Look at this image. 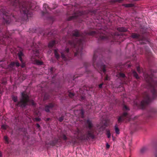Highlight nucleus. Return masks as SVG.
<instances>
[{"mask_svg": "<svg viewBox=\"0 0 157 157\" xmlns=\"http://www.w3.org/2000/svg\"><path fill=\"white\" fill-rule=\"evenodd\" d=\"M81 34L77 30H75L70 34L71 40H67V46L73 48L75 56L81 55L82 54V45L85 41V37Z\"/></svg>", "mask_w": 157, "mask_h": 157, "instance_id": "1", "label": "nucleus"}, {"mask_svg": "<svg viewBox=\"0 0 157 157\" xmlns=\"http://www.w3.org/2000/svg\"><path fill=\"white\" fill-rule=\"evenodd\" d=\"M11 4L14 8V10H20L24 17L25 20H26L28 17L31 16L30 10L33 9V6L31 4L27 6L26 3L22 2L21 0H9Z\"/></svg>", "mask_w": 157, "mask_h": 157, "instance_id": "2", "label": "nucleus"}, {"mask_svg": "<svg viewBox=\"0 0 157 157\" xmlns=\"http://www.w3.org/2000/svg\"><path fill=\"white\" fill-rule=\"evenodd\" d=\"M21 98L19 101L18 102L17 105L24 107L27 105H35V103L33 100L30 99L29 95L25 92L21 93Z\"/></svg>", "mask_w": 157, "mask_h": 157, "instance_id": "3", "label": "nucleus"}, {"mask_svg": "<svg viewBox=\"0 0 157 157\" xmlns=\"http://www.w3.org/2000/svg\"><path fill=\"white\" fill-rule=\"evenodd\" d=\"M147 86V88L151 90L153 98H155L157 96V90L156 88L157 86V80H154L153 78L149 77L146 78Z\"/></svg>", "mask_w": 157, "mask_h": 157, "instance_id": "4", "label": "nucleus"}, {"mask_svg": "<svg viewBox=\"0 0 157 157\" xmlns=\"http://www.w3.org/2000/svg\"><path fill=\"white\" fill-rule=\"evenodd\" d=\"M10 13L6 12L3 9L0 10V20L2 21L4 24H9L10 22L11 16Z\"/></svg>", "mask_w": 157, "mask_h": 157, "instance_id": "5", "label": "nucleus"}, {"mask_svg": "<svg viewBox=\"0 0 157 157\" xmlns=\"http://www.w3.org/2000/svg\"><path fill=\"white\" fill-rule=\"evenodd\" d=\"M86 124L88 125L89 130L88 131L87 134L86 135H84L82 137V138L84 140H87L88 138L90 137L93 139L94 137V136L93 134V131L92 129L93 127V124L91 121L89 119L87 120L86 121Z\"/></svg>", "mask_w": 157, "mask_h": 157, "instance_id": "6", "label": "nucleus"}, {"mask_svg": "<svg viewBox=\"0 0 157 157\" xmlns=\"http://www.w3.org/2000/svg\"><path fill=\"white\" fill-rule=\"evenodd\" d=\"M151 99L149 95L145 93L144 96V99L140 103L142 109H144L145 106L147 105L151 101Z\"/></svg>", "mask_w": 157, "mask_h": 157, "instance_id": "7", "label": "nucleus"}, {"mask_svg": "<svg viewBox=\"0 0 157 157\" xmlns=\"http://www.w3.org/2000/svg\"><path fill=\"white\" fill-rule=\"evenodd\" d=\"M125 119L128 120V121L129 120V117L128 115L126 112L124 113L122 115L118 118V122H120L122 121H124Z\"/></svg>", "mask_w": 157, "mask_h": 157, "instance_id": "8", "label": "nucleus"}, {"mask_svg": "<svg viewBox=\"0 0 157 157\" xmlns=\"http://www.w3.org/2000/svg\"><path fill=\"white\" fill-rule=\"evenodd\" d=\"M96 67L100 69V70L101 71H102L104 73L106 72L105 66L104 64H102L101 63H97L96 64Z\"/></svg>", "mask_w": 157, "mask_h": 157, "instance_id": "9", "label": "nucleus"}, {"mask_svg": "<svg viewBox=\"0 0 157 157\" xmlns=\"http://www.w3.org/2000/svg\"><path fill=\"white\" fill-rule=\"evenodd\" d=\"M39 47L37 45H34L33 43V46L32 47V49L33 50V53H34L35 51V53L34 54V56L37 57L39 56V50L37 49V48Z\"/></svg>", "mask_w": 157, "mask_h": 157, "instance_id": "10", "label": "nucleus"}, {"mask_svg": "<svg viewBox=\"0 0 157 157\" xmlns=\"http://www.w3.org/2000/svg\"><path fill=\"white\" fill-rule=\"evenodd\" d=\"M31 60L33 63L37 65H41L43 63V62H42L38 60L36 58L34 57V56L32 57Z\"/></svg>", "mask_w": 157, "mask_h": 157, "instance_id": "11", "label": "nucleus"}, {"mask_svg": "<svg viewBox=\"0 0 157 157\" xmlns=\"http://www.w3.org/2000/svg\"><path fill=\"white\" fill-rule=\"evenodd\" d=\"M18 55L19 59L22 63L21 66V67L23 68L25 66V64L23 63L21 57L23 56V54L22 52H20L18 53Z\"/></svg>", "mask_w": 157, "mask_h": 157, "instance_id": "12", "label": "nucleus"}, {"mask_svg": "<svg viewBox=\"0 0 157 157\" xmlns=\"http://www.w3.org/2000/svg\"><path fill=\"white\" fill-rule=\"evenodd\" d=\"M54 106V105L52 103H50L45 107V110L47 112H49L50 110L52 109Z\"/></svg>", "mask_w": 157, "mask_h": 157, "instance_id": "13", "label": "nucleus"}, {"mask_svg": "<svg viewBox=\"0 0 157 157\" xmlns=\"http://www.w3.org/2000/svg\"><path fill=\"white\" fill-rule=\"evenodd\" d=\"M69 52V49L68 48H67L66 50L63 52H60V53L61 54V57L65 61H66L67 60V58L65 56L64 53H68Z\"/></svg>", "mask_w": 157, "mask_h": 157, "instance_id": "14", "label": "nucleus"}, {"mask_svg": "<svg viewBox=\"0 0 157 157\" xmlns=\"http://www.w3.org/2000/svg\"><path fill=\"white\" fill-rule=\"evenodd\" d=\"M44 12L46 13H49V10H51L50 8L48 7L47 4H44L43 6Z\"/></svg>", "mask_w": 157, "mask_h": 157, "instance_id": "15", "label": "nucleus"}, {"mask_svg": "<svg viewBox=\"0 0 157 157\" xmlns=\"http://www.w3.org/2000/svg\"><path fill=\"white\" fill-rule=\"evenodd\" d=\"M17 67H19L20 66V64L18 62H12L9 65L8 67H12L15 65Z\"/></svg>", "mask_w": 157, "mask_h": 157, "instance_id": "16", "label": "nucleus"}, {"mask_svg": "<svg viewBox=\"0 0 157 157\" xmlns=\"http://www.w3.org/2000/svg\"><path fill=\"white\" fill-rule=\"evenodd\" d=\"M78 16V15H77V14H73L72 16L69 17L68 19V20L69 21H70L75 19H76L77 18Z\"/></svg>", "mask_w": 157, "mask_h": 157, "instance_id": "17", "label": "nucleus"}, {"mask_svg": "<svg viewBox=\"0 0 157 157\" xmlns=\"http://www.w3.org/2000/svg\"><path fill=\"white\" fill-rule=\"evenodd\" d=\"M117 30L121 32H125L127 31V29L124 27H119L117 28Z\"/></svg>", "mask_w": 157, "mask_h": 157, "instance_id": "18", "label": "nucleus"}, {"mask_svg": "<svg viewBox=\"0 0 157 157\" xmlns=\"http://www.w3.org/2000/svg\"><path fill=\"white\" fill-rule=\"evenodd\" d=\"M56 41L53 40L50 41L48 44V47H52L55 44Z\"/></svg>", "mask_w": 157, "mask_h": 157, "instance_id": "19", "label": "nucleus"}, {"mask_svg": "<svg viewBox=\"0 0 157 157\" xmlns=\"http://www.w3.org/2000/svg\"><path fill=\"white\" fill-rule=\"evenodd\" d=\"M58 49H55L54 50L55 55V57L57 59H58L59 57V56L58 54Z\"/></svg>", "mask_w": 157, "mask_h": 157, "instance_id": "20", "label": "nucleus"}, {"mask_svg": "<svg viewBox=\"0 0 157 157\" xmlns=\"http://www.w3.org/2000/svg\"><path fill=\"white\" fill-rule=\"evenodd\" d=\"M115 130L117 134H119L120 133L119 130L117 125H116L115 126Z\"/></svg>", "mask_w": 157, "mask_h": 157, "instance_id": "21", "label": "nucleus"}, {"mask_svg": "<svg viewBox=\"0 0 157 157\" xmlns=\"http://www.w3.org/2000/svg\"><path fill=\"white\" fill-rule=\"evenodd\" d=\"M96 58H97V56L96 55V54L95 53L93 56V65L95 67V60L96 59Z\"/></svg>", "mask_w": 157, "mask_h": 157, "instance_id": "22", "label": "nucleus"}, {"mask_svg": "<svg viewBox=\"0 0 157 157\" xmlns=\"http://www.w3.org/2000/svg\"><path fill=\"white\" fill-rule=\"evenodd\" d=\"M100 38L102 40H108L109 39V37L105 35L101 36Z\"/></svg>", "mask_w": 157, "mask_h": 157, "instance_id": "23", "label": "nucleus"}, {"mask_svg": "<svg viewBox=\"0 0 157 157\" xmlns=\"http://www.w3.org/2000/svg\"><path fill=\"white\" fill-rule=\"evenodd\" d=\"M139 35L136 33H133L132 35V37L133 38H138Z\"/></svg>", "mask_w": 157, "mask_h": 157, "instance_id": "24", "label": "nucleus"}, {"mask_svg": "<svg viewBox=\"0 0 157 157\" xmlns=\"http://www.w3.org/2000/svg\"><path fill=\"white\" fill-rule=\"evenodd\" d=\"M132 73L134 76L137 79L139 78V77L137 74L134 71H133Z\"/></svg>", "mask_w": 157, "mask_h": 157, "instance_id": "25", "label": "nucleus"}, {"mask_svg": "<svg viewBox=\"0 0 157 157\" xmlns=\"http://www.w3.org/2000/svg\"><path fill=\"white\" fill-rule=\"evenodd\" d=\"M0 36H2L4 38H6L7 37H10V36H9L8 34V33H6L5 34L3 35V34L2 35H1V34H0Z\"/></svg>", "mask_w": 157, "mask_h": 157, "instance_id": "26", "label": "nucleus"}, {"mask_svg": "<svg viewBox=\"0 0 157 157\" xmlns=\"http://www.w3.org/2000/svg\"><path fill=\"white\" fill-rule=\"evenodd\" d=\"M147 150L146 147H144L141 148L140 150V152L141 153H143L145 152Z\"/></svg>", "mask_w": 157, "mask_h": 157, "instance_id": "27", "label": "nucleus"}, {"mask_svg": "<svg viewBox=\"0 0 157 157\" xmlns=\"http://www.w3.org/2000/svg\"><path fill=\"white\" fill-rule=\"evenodd\" d=\"M105 125H102L101 126L100 128H98V127H97V128H99V130L100 131H102V130H104V129H105Z\"/></svg>", "mask_w": 157, "mask_h": 157, "instance_id": "28", "label": "nucleus"}, {"mask_svg": "<svg viewBox=\"0 0 157 157\" xmlns=\"http://www.w3.org/2000/svg\"><path fill=\"white\" fill-rule=\"evenodd\" d=\"M124 6L126 7H131L133 6V5L132 4H125Z\"/></svg>", "mask_w": 157, "mask_h": 157, "instance_id": "29", "label": "nucleus"}, {"mask_svg": "<svg viewBox=\"0 0 157 157\" xmlns=\"http://www.w3.org/2000/svg\"><path fill=\"white\" fill-rule=\"evenodd\" d=\"M12 99L14 102H16L17 101V96H13Z\"/></svg>", "mask_w": 157, "mask_h": 157, "instance_id": "30", "label": "nucleus"}, {"mask_svg": "<svg viewBox=\"0 0 157 157\" xmlns=\"http://www.w3.org/2000/svg\"><path fill=\"white\" fill-rule=\"evenodd\" d=\"M4 139L6 141V143H8V138L6 136H4Z\"/></svg>", "mask_w": 157, "mask_h": 157, "instance_id": "31", "label": "nucleus"}, {"mask_svg": "<svg viewBox=\"0 0 157 157\" xmlns=\"http://www.w3.org/2000/svg\"><path fill=\"white\" fill-rule=\"evenodd\" d=\"M7 127V126L5 125H2L1 126L2 129L5 130L6 129Z\"/></svg>", "mask_w": 157, "mask_h": 157, "instance_id": "32", "label": "nucleus"}, {"mask_svg": "<svg viewBox=\"0 0 157 157\" xmlns=\"http://www.w3.org/2000/svg\"><path fill=\"white\" fill-rule=\"evenodd\" d=\"M107 136L108 138H109L110 137L111 134L109 131H107Z\"/></svg>", "mask_w": 157, "mask_h": 157, "instance_id": "33", "label": "nucleus"}, {"mask_svg": "<svg viewBox=\"0 0 157 157\" xmlns=\"http://www.w3.org/2000/svg\"><path fill=\"white\" fill-rule=\"evenodd\" d=\"M95 34V32L94 31H92L89 33V34L90 35H94Z\"/></svg>", "mask_w": 157, "mask_h": 157, "instance_id": "34", "label": "nucleus"}, {"mask_svg": "<svg viewBox=\"0 0 157 157\" xmlns=\"http://www.w3.org/2000/svg\"><path fill=\"white\" fill-rule=\"evenodd\" d=\"M119 75L121 77L124 78L125 77V75L123 73H120L119 74Z\"/></svg>", "mask_w": 157, "mask_h": 157, "instance_id": "35", "label": "nucleus"}, {"mask_svg": "<svg viewBox=\"0 0 157 157\" xmlns=\"http://www.w3.org/2000/svg\"><path fill=\"white\" fill-rule=\"evenodd\" d=\"M81 114L82 117H83L84 116V112L83 109H81Z\"/></svg>", "mask_w": 157, "mask_h": 157, "instance_id": "36", "label": "nucleus"}, {"mask_svg": "<svg viewBox=\"0 0 157 157\" xmlns=\"http://www.w3.org/2000/svg\"><path fill=\"white\" fill-rule=\"evenodd\" d=\"M74 95V94L71 93H69V96L71 98H72Z\"/></svg>", "mask_w": 157, "mask_h": 157, "instance_id": "37", "label": "nucleus"}, {"mask_svg": "<svg viewBox=\"0 0 157 157\" xmlns=\"http://www.w3.org/2000/svg\"><path fill=\"white\" fill-rule=\"evenodd\" d=\"M54 68L53 67H51L48 69V71H49L51 73H52Z\"/></svg>", "mask_w": 157, "mask_h": 157, "instance_id": "38", "label": "nucleus"}, {"mask_svg": "<svg viewBox=\"0 0 157 157\" xmlns=\"http://www.w3.org/2000/svg\"><path fill=\"white\" fill-rule=\"evenodd\" d=\"M137 70L138 72L139 73H140L141 72L140 68L139 67H137Z\"/></svg>", "mask_w": 157, "mask_h": 157, "instance_id": "39", "label": "nucleus"}, {"mask_svg": "<svg viewBox=\"0 0 157 157\" xmlns=\"http://www.w3.org/2000/svg\"><path fill=\"white\" fill-rule=\"evenodd\" d=\"M63 117H60L59 119V121H60V122H61L63 121Z\"/></svg>", "mask_w": 157, "mask_h": 157, "instance_id": "40", "label": "nucleus"}, {"mask_svg": "<svg viewBox=\"0 0 157 157\" xmlns=\"http://www.w3.org/2000/svg\"><path fill=\"white\" fill-rule=\"evenodd\" d=\"M106 148L108 149V148H109V147H110V145H109V144L108 143H107L106 144Z\"/></svg>", "mask_w": 157, "mask_h": 157, "instance_id": "41", "label": "nucleus"}, {"mask_svg": "<svg viewBox=\"0 0 157 157\" xmlns=\"http://www.w3.org/2000/svg\"><path fill=\"white\" fill-rule=\"evenodd\" d=\"M63 138L64 140H66L67 139V137L64 135H63Z\"/></svg>", "mask_w": 157, "mask_h": 157, "instance_id": "42", "label": "nucleus"}, {"mask_svg": "<svg viewBox=\"0 0 157 157\" xmlns=\"http://www.w3.org/2000/svg\"><path fill=\"white\" fill-rule=\"evenodd\" d=\"M124 109H125L126 110H128V107L126 105H124Z\"/></svg>", "mask_w": 157, "mask_h": 157, "instance_id": "43", "label": "nucleus"}, {"mask_svg": "<svg viewBox=\"0 0 157 157\" xmlns=\"http://www.w3.org/2000/svg\"><path fill=\"white\" fill-rule=\"evenodd\" d=\"M109 79V77L108 75H106L105 78V80H107Z\"/></svg>", "mask_w": 157, "mask_h": 157, "instance_id": "44", "label": "nucleus"}, {"mask_svg": "<svg viewBox=\"0 0 157 157\" xmlns=\"http://www.w3.org/2000/svg\"><path fill=\"white\" fill-rule=\"evenodd\" d=\"M102 85H103V84H100L99 86V88H101L102 86Z\"/></svg>", "mask_w": 157, "mask_h": 157, "instance_id": "45", "label": "nucleus"}, {"mask_svg": "<svg viewBox=\"0 0 157 157\" xmlns=\"http://www.w3.org/2000/svg\"><path fill=\"white\" fill-rule=\"evenodd\" d=\"M154 155L155 157H157V152H156L155 153Z\"/></svg>", "mask_w": 157, "mask_h": 157, "instance_id": "46", "label": "nucleus"}, {"mask_svg": "<svg viewBox=\"0 0 157 157\" xmlns=\"http://www.w3.org/2000/svg\"><path fill=\"white\" fill-rule=\"evenodd\" d=\"M36 126L38 128L40 127V125L38 124H36Z\"/></svg>", "mask_w": 157, "mask_h": 157, "instance_id": "47", "label": "nucleus"}, {"mask_svg": "<svg viewBox=\"0 0 157 157\" xmlns=\"http://www.w3.org/2000/svg\"><path fill=\"white\" fill-rule=\"evenodd\" d=\"M47 98L46 97V96H45L44 97V100H45L47 99Z\"/></svg>", "mask_w": 157, "mask_h": 157, "instance_id": "48", "label": "nucleus"}, {"mask_svg": "<svg viewBox=\"0 0 157 157\" xmlns=\"http://www.w3.org/2000/svg\"><path fill=\"white\" fill-rule=\"evenodd\" d=\"M117 1L119 2H122V0H117Z\"/></svg>", "mask_w": 157, "mask_h": 157, "instance_id": "49", "label": "nucleus"}, {"mask_svg": "<svg viewBox=\"0 0 157 157\" xmlns=\"http://www.w3.org/2000/svg\"><path fill=\"white\" fill-rule=\"evenodd\" d=\"M36 120H37V121H39L40 119H39V118H36Z\"/></svg>", "mask_w": 157, "mask_h": 157, "instance_id": "50", "label": "nucleus"}, {"mask_svg": "<svg viewBox=\"0 0 157 157\" xmlns=\"http://www.w3.org/2000/svg\"><path fill=\"white\" fill-rule=\"evenodd\" d=\"M79 130H78V129H77V133L78 134H79Z\"/></svg>", "mask_w": 157, "mask_h": 157, "instance_id": "51", "label": "nucleus"}, {"mask_svg": "<svg viewBox=\"0 0 157 157\" xmlns=\"http://www.w3.org/2000/svg\"><path fill=\"white\" fill-rule=\"evenodd\" d=\"M2 156V154L1 152L0 151V157H1Z\"/></svg>", "mask_w": 157, "mask_h": 157, "instance_id": "52", "label": "nucleus"}, {"mask_svg": "<svg viewBox=\"0 0 157 157\" xmlns=\"http://www.w3.org/2000/svg\"><path fill=\"white\" fill-rule=\"evenodd\" d=\"M119 35V34H116H116H115V35Z\"/></svg>", "mask_w": 157, "mask_h": 157, "instance_id": "53", "label": "nucleus"}, {"mask_svg": "<svg viewBox=\"0 0 157 157\" xmlns=\"http://www.w3.org/2000/svg\"><path fill=\"white\" fill-rule=\"evenodd\" d=\"M3 83H5L6 82H3Z\"/></svg>", "mask_w": 157, "mask_h": 157, "instance_id": "54", "label": "nucleus"}, {"mask_svg": "<svg viewBox=\"0 0 157 157\" xmlns=\"http://www.w3.org/2000/svg\"><path fill=\"white\" fill-rule=\"evenodd\" d=\"M111 36H113V35H112H112H111Z\"/></svg>", "mask_w": 157, "mask_h": 157, "instance_id": "55", "label": "nucleus"}]
</instances>
